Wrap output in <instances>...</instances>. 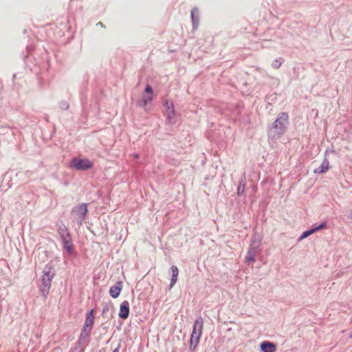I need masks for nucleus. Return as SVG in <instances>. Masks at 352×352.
Listing matches in <instances>:
<instances>
[{
  "label": "nucleus",
  "instance_id": "nucleus-1",
  "mask_svg": "<svg viewBox=\"0 0 352 352\" xmlns=\"http://www.w3.org/2000/svg\"><path fill=\"white\" fill-rule=\"evenodd\" d=\"M289 126V115L287 112L279 113L274 122L268 127L269 140H277L287 131Z\"/></svg>",
  "mask_w": 352,
  "mask_h": 352
},
{
  "label": "nucleus",
  "instance_id": "nucleus-2",
  "mask_svg": "<svg viewBox=\"0 0 352 352\" xmlns=\"http://www.w3.org/2000/svg\"><path fill=\"white\" fill-rule=\"evenodd\" d=\"M95 314L96 309L94 308L86 314L85 321L80 333V336L82 338L89 340L94 324Z\"/></svg>",
  "mask_w": 352,
  "mask_h": 352
},
{
  "label": "nucleus",
  "instance_id": "nucleus-3",
  "mask_svg": "<svg viewBox=\"0 0 352 352\" xmlns=\"http://www.w3.org/2000/svg\"><path fill=\"white\" fill-rule=\"evenodd\" d=\"M93 166L94 164L87 158L73 157L69 163V167L76 170L85 171Z\"/></svg>",
  "mask_w": 352,
  "mask_h": 352
},
{
  "label": "nucleus",
  "instance_id": "nucleus-4",
  "mask_svg": "<svg viewBox=\"0 0 352 352\" xmlns=\"http://www.w3.org/2000/svg\"><path fill=\"white\" fill-rule=\"evenodd\" d=\"M88 212L87 204L85 203L75 206L72 210V214L78 219V223L81 226Z\"/></svg>",
  "mask_w": 352,
  "mask_h": 352
},
{
  "label": "nucleus",
  "instance_id": "nucleus-5",
  "mask_svg": "<svg viewBox=\"0 0 352 352\" xmlns=\"http://www.w3.org/2000/svg\"><path fill=\"white\" fill-rule=\"evenodd\" d=\"M54 277L46 276L42 274L41 276V284L39 286L40 293L44 297L47 298L51 288L52 281Z\"/></svg>",
  "mask_w": 352,
  "mask_h": 352
},
{
  "label": "nucleus",
  "instance_id": "nucleus-6",
  "mask_svg": "<svg viewBox=\"0 0 352 352\" xmlns=\"http://www.w3.org/2000/svg\"><path fill=\"white\" fill-rule=\"evenodd\" d=\"M89 342V339L79 336L77 342L75 343V346L71 349L69 352H84Z\"/></svg>",
  "mask_w": 352,
  "mask_h": 352
},
{
  "label": "nucleus",
  "instance_id": "nucleus-7",
  "mask_svg": "<svg viewBox=\"0 0 352 352\" xmlns=\"http://www.w3.org/2000/svg\"><path fill=\"white\" fill-rule=\"evenodd\" d=\"M129 313V302L127 300H124L120 305L118 316L122 320H126L128 318Z\"/></svg>",
  "mask_w": 352,
  "mask_h": 352
},
{
  "label": "nucleus",
  "instance_id": "nucleus-8",
  "mask_svg": "<svg viewBox=\"0 0 352 352\" xmlns=\"http://www.w3.org/2000/svg\"><path fill=\"white\" fill-rule=\"evenodd\" d=\"M328 152L329 150L327 149L324 153V158L323 159V161L322 162L320 166L318 168H315L314 170V173L315 174H324L329 170V162L327 157Z\"/></svg>",
  "mask_w": 352,
  "mask_h": 352
},
{
  "label": "nucleus",
  "instance_id": "nucleus-9",
  "mask_svg": "<svg viewBox=\"0 0 352 352\" xmlns=\"http://www.w3.org/2000/svg\"><path fill=\"white\" fill-rule=\"evenodd\" d=\"M261 352H276V344L268 340L261 342L259 345Z\"/></svg>",
  "mask_w": 352,
  "mask_h": 352
},
{
  "label": "nucleus",
  "instance_id": "nucleus-10",
  "mask_svg": "<svg viewBox=\"0 0 352 352\" xmlns=\"http://www.w3.org/2000/svg\"><path fill=\"white\" fill-rule=\"evenodd\" d=\"M190 18L192 21V30L197 29L199 24V12L197 7H194L190 12Z\"/></svg>",
  "mask_w": 352,
  "mask_h": 352
},
{
  "label": "nucleus",
  "instance_id": "nucleus-11",
  "mask_svg": "<svg viewBox=\"0 0 352 352\" xmlns=\"http://www.w3.org/2000/svg\"><path fill=\"white\" fill-rule=\"evenodd\" d=\"M122 282L121 280H118L116 282V283L111 286L109 289V295L113 298H117L122 291Z\"/></svg>",
  "mask_w": 352,
  "mask_h": 352
},
{
  "label": "nucleus",
  "instance_id": "nucleus-12",
  "mask_svg": "<svg viewBox=\"0 0 352 352\" xmlns=\"http://www.w3.org/2000/svg\"><path fill=\"white\" fill-rule=\"evenodd\" d=\"M62 243L63 250H65L69 256L76 254L74 245L73 244L72 238L67 240L62 241Z\"/></svg>",
  "mask_w": 352,
  "mask_h": 352
},
{
  "label": "nucleus",
  "instance_id": "nucleus-13",
  "mask_svg": "<svg viewBox=\"0 0 352 352\" xmlns=\"http://www.w3.org/2000/svg\"><path fill=\"white\" fill-rule=\"evenodd\" d=\"M203 327L204 319L201 316H199L196 318V320L194 322L192 332L194 333H200V334H202Z\"/></svg>",
  "mask_w": 352,
  "mask_h": 352
},
{
  "label": "nucleus",
  "instance_id": "nucleus-14",
  "mask_svg": "<svg viewBox=\"0 0 352 352\" xmlns=\"http://www.w3.org/2000/svg\"><path fill=\"white\" fill-rule=\"evenodd\" d=\"M43 274L45 275L46 276H55V264L52 261H50L48 263L45 265V268L43 271Z\"/></svg>",
  "mask_w": 352,
  "mask_h": 352
},
{
  "label": "nucleus",
  "instance_id": "nucleus-15",
  "mask_svg": "<svg viewBox=\"0 0 352 352\" xmlns=\"http://www.w3.org/2000/svg\"><path fill=\"white\" fill-rule=\"evenodd\" d=\"M58 233L61 239V241L67 240L72 238L67 228L63 223L58 228Z\"/></svg>",
  "mask_w": 352,
  "mask_h": 352
},
{
  "label": "nucleus",
  "instance_id": "nucleus-16",
  "mask_svg": "<svg viewBox=\"0 0 352 352\" xmlns=\"http://www.w3.org/2000/svg\"><path fill=\"white\" fill-rule=\"evenodd\" d=\"M170 272L171 274V278H170V283L169 285V288L171 289L177 281L179 270L176 265H172L170 267Z\"/></svg>",
  "mask_w": 352,
  "mask_h": 352
},
{
  "label": "nucleus",
  "instance_id": "nucleus-17",
  "mask_svg": "<svg viewBox=\"0 0 352 352\" xmlns=\"http://www.w3.org/2000/svg\"><path fill=\"white\" fill-rule=\"evenodd\" d=\"M261 244V241L256 236H254L248 250L257 253L260 251Z\"/></svg>",
  "mask_w": 352,
  "mask_h": 352
},
{
  "label": "nucleus",
  "instance_id": "nucleus-18",
  "mask_svg": "<svg viewBox=\"0 0 352 352\" xmlns=\"http://www.w3.org/2000/svg\"><path fill=\"white\" fill-rule=\"evenodd\" d=\"M175 116H176V113H175V109L171 108V111L169 112H167V113H166V123L170 124V125L175 124L177 122V119H176Z\"/></svg>",
  "mask_w": 352,
  "mask_h": 352
},
{
  "label": "nucleus",
  "instance_id": "nucleus-19",
  "mask_svg": "<svg viewBox=\"0 0 352 352\" xmlns=\"http://www.w3.org/2000/svg\"><path fill=\"white\" fill-rule=\"evenodd\" d=\"M153 99V96H148L143 94L142 98L137 102V105L140 107H145L149 102H151Z\"/></svg>",
  "mask_w": 352,
  "mask_h": 352
},
{
  "label": "nucleus",
  "instance_id": "nucleus-20",
  "mask_svg": "<svg viewBox=\"0 0 352 352\" xmlns=\"http://www.w3.org/2000/svg\"><path fill=\"white\" fill-rule=\"evenodd\" d=\"M245 176L244 175L243 177L241 178L239 186L237 187L236 193L239 196H241L243 194L245 190Z\"/></svg>",
  "mask_w": 352,
  "mask_h": 352
},
{
  "label": "nucleus",
  "instance_id": "nucleus-21",
  "mask_svg": "<svg viewBox=\"0 0 352 352\" xmlns=\"http://www.w3.org/2000/svg\"><path fill=\"white\" fill-rule=\"evenodd\" d=\"M327 226V222L326 221H323L320 223H314L312 226L311 229H312L313 232L315 233L318 231H320L321 230L326 228Z\"/></svg>",
  "mask_w": 352,
  "mask_h": 352
},
{
  "label": "nucleus",
  "instance_id": "nucleus-22",
  "mask_svg": "<svg viewBox=\"0 0 352 352\" xmlns=\"http://www.w3.org/2000/svg\"><path fill=\"white\" fill-rule=\"evenodd\" d=\"M256 254V253L254 251H251L250 250H248L247 256H245V263L248 265H250V263L255 261Z\"/></svg>",
  "mask_w": 352,
  "mask_h": 352
},
{
  "label": "nucleus",
  "instance_id": "nucleus-23",
  "mask_svg": "<svg viewBox=\"0 0 352 352\" xmlns=\"http://www.w3.org/2000/svg\"><path fill=\"white\" fill-rule=\"evenodd\" d=\"M171 105L172 109H175V105L172 101H170L168 100H165L164 101L163 106L164 107L166 113L171 111Z\"/></svg>",
  "mask_w": 352,
  "mask_h": 352
},
{
  "label": "nucleus",
  "instance_id": "nucleus-24",
  "mask_svg": "<svg viewBox=\"0 0 352 352\" xmlns=\"http://www.w3.org/2000/svg\"><path fill=\"white\" fill-rule=\"evenodd\" d=\"M200 340H190V346L189 350L191 352H193L197 347V345L199 342Z\"/></svg>",
  "mask_w": 352,
  "mask_h": 352
},
{
  "label": "nucleus",
  "instance_id": "nucleus-25",
  "mask_svg": "<svg viewBox=\"0 0 352 352\" xmlns=\"http://www.w3.org/2000/svg\"><path fill=\"white\" fill-rule=\"evenodd\" d=\"M314 234L313 231H312V229L311 228L304 231L301 235L300 236L299 239H298V241H300L302 239H304L307 237H308L309 236H310L311 234Z\"/></svg>",
  "mask_w": 352,
  "mask_h": 352
},
{
  "label": "nucleus",
  "instance_id": "nucleus-26",
  "mask_svg": "<svg viewBox=\"0 0 352 352\" xmlns=\"http://www.w3.org/2000/svg\"><path fill=\"white\" fill-rule=\"evenodd\" d=\"M144 94L153 96V89L151 85L147 84L146 85L144 90Z\"/></svg>",
  "mask_w": 352,
  "mask_h": 352
},
{
  "label": "nucleus",
  "instance_id": "nucleus-27",
  "mask_svg": "<svg viewBox=\"0 0 352 352\" xmlns=\"http://www.w3.org/2000/svg\"><path fill=\"white\" fill-rule=\"evenodd\" d=\"M58 106L59 107L63 109V110H67L69 109V102L65 100H61L59 103H58Z\"/></svg>",
  "mask_w": 352,
  "mask_h": 352
},
{
  "label": "nucleus",
  "instance_id": "nucleus-28",
  "mask_svg": "<svg viewBox=\"0 0 352 352\" xmlns=\"http://www.w3.org/2000/svg\"><path fill=\"white\" fill-rule=\"evenodd\" d=\"M282 58L275 59L273 60L272 66L274 69H278L282 65Z\"/></svg>",
  "mask_w": 352,
  "mask_h": 352
},
{
  "label": "nucleus",
  "instance_id": "nucleus-29",
  "mask_svg": "<svg viewBox=\"0 0 352 352\" xmlns=\"http://www.w3.org/2000/svg\"><path fill=\"white\" fill-rule=\"evenodd\" d=\"M111 305V302L109 303H105L103 305L102 309V315L104 316L106 313H107L109 310Z\"/></svg>",
  "mask_w": 352,
  "mask_h": 352
},
{
  "label": "nucleus",
  "instance_id": "nucleus-30",
  "mask_svg": "<svg viewBox=\"0 0 352 352\" xmlns=\"http://www.w3.org/2000/svg\"><path fill=\"white\" fill-rule=\"evenodd\" d=\"M201 336V334H200V333H191V335H190V340H200V338Z\"/></svg>",
  "mask_w": 352,
  "mask_h": 352
},
{
  "label": "nucleus",
  "instance_id": "nucleus-31",
  "mask_svg": "<svg viewBox=\"0 0 352 352\" xmlns=\"http://www.w3.org/2000/svg\"><path fill=\"white\" fill-rule=\"evenodd\" d=\"M235 109L237 111L238 114H241V111L243 109V106L240 104H237V105L236 106V109Z\"/></svg>",
  "mask_w": 352,
  "mask_h": 352
},
{
  "label": "nucleus",
  "instance_id": "nucleus-32",
  "mask_svg": "<svg viewBox=\"0 0 352 352\" xmlns=\"http://www.w3.org/2000/svg\"><path fill=\"white\" fill-rule=\"evenodd\" d=\"M34 47L32 45H28L26 47L28 53H30L33 50Z\"/></svg>",
  "mask_w": 352,
  "mask_h": 352
},
{
  "label": "nucleus",
  "instance_id": "nucleus-33",
  "mask_svg": "<svg viewBox=\"0 0 352 352\" xmlns=\"http://www.w3.org/2000/svg\"><path fill=\"white\" fill-rule=\"evenodd\" d=\"M96 25L105 28V25L102 22L97 23Z\"/></svg>",
  "mask_w": 352,
  "mask_h": 352
},
{
  "label": "nucleus",
  "instance_id": "nucleus-34",
  "mask_svg": "<svg viewBox=\"0 0 352 352\" xmlns=\"http://www.w3.org/2000/svg\"><path fill=\"white\" fill-rule=\"evenodd\" d=\"M120 348V344H118V346L112 352H119Z\"/></svg>",
  "mask_w": 352,
  "mask_h": 352
},
{
  "label": "nucleus",
  "instance_id": "nucleus-35",
  "mask_svg": "<svg viewBox=\"0 0 352 352\" xmlns=\"http://www.w3.org/2000/svg\"><path fill=\"white\" fill-rule=\"evenodd\" d=\"M43 252L46 256H49L50 252H48L47 250H45Z\"/></svg>",
  "mask_w": 352,
  "mask_h": 352
},
{
  "label": "nucleus",
  "instance_id": "nucleus-36",
  "mask_svg": "<svg viewBox=\"0 0 352 352\" xmlns=\"http://www.w3.org/2000/svg\"><path fill=\"white\" fill-rule=\"evenodd\" d=\"M348 217L351 219H352V210L350 212V213L349 214V216Z\"/></svg>",
  "mask_w": 352,
  "mask_h": 352
},
{
  "label": "nucleus",
  "instance_id": "nucleus-37",
  "mask_svg": "<svg viewBox=\"0 0 352 352\" xmlns=\"http://www.w3.org/2000/svg\"><path fill=\"white\" fill-rule=\"evenodd\" d=\"M134 156L136 157V158H138L139 157V155L138 153H135L134 154Z\"/></svg>",
  "mask_w": 352,
  "mask_h": 352
},
{
  "label": "nucleus",
  "instance_id": "nucleus-38",
  "mask_svg": "<svg viewBox=\"0 0 352 352\" xmlns=\"http://www.w3.org/2000/svg\"><path fill=\"white\" fill-rule=\"evenodd\" d=\"M331 152L334 153H336V151L334 150H332Z\"/></svg>",
  "mask_w": 352,
  "mask_h": 352
},
{
  "label": "nucleus",
  "instance_id": "nucleus-39",
  "mask_svg": "<svg viewBox=\"0 0 352 352\" xmlns=\"http://www.w3.org/2000/svg\"><path fill=\"white\" fill-rule=\"evenodd\" d=\"M351 338H352V333H351Z\"/></svg>",
  "mask_w": 352,
  "mask_h": 352
}]
</instances>
